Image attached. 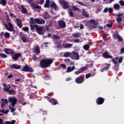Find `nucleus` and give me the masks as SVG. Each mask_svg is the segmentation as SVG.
<instances>
[{"instance_id": "1", "label": "nucleus", "mask_w": 124, "mask_h": 124, "mask_svg": "<svg viewBox=\"0 0 124 124\" xmlns=\"http://www.w3.org/2000/svg\"><path fill=\"white\" fill-rule=\"evenodd\" d=\"M53 61L54 60L49 58L42 59L40 62V66L43 69L47 68L53 63Z\"/></svg>"}, {"instance_id": "2", "label": "nucleus", "mask_w": 124, "mask_h": 124, "mask_svg": "<svg viewBox=\"0 0 124 124\" xmlns=\"http://www.w3.org/2000/svg\"><path fill=\"white\" fill-rule=\"evenodd\" d=\"M30 20L31 21H30V24H38V25H42V24H45V20H40V19L39 18H34L33 17H31Z\"/></svg>"}, {"instance_id": "3", "label": "nucleus", "mask_w": 124, "mask_h": 124, "mask_svg": "<svg viewBox=\"0 0 124 124\" xmlns=\"http://www.w3.org/2000/svg\"><path fill=\"white\" fill-rule=\"evenodd\" d=\"M33 0H27V1L33 9H41V6L35 4L34 2H32Z\"/></svg>"}, {"instance_id": "4", "label": "nucleus", "mask_w": 124, "mask_h": 124, "mask_svg": "<svg viewBox=\"0 0 124 124\" xmlns=\"http://www.w3.org/2000/svg\"><path fill=\"white\" fill-rule=\"evenodd\" d=\"M8 25L6 24H4V26L6 29V30H7V31H13L14 33H15V30H14V26H13V24H12V23H11V22H8ZM8 26L9 27H8Z\"/></svg>"}, {"instance_id": "5", "label": "nucleus", "mask_w": 124, "mask_h": 124, "mask_svg": "<svg viewBox=\"0 0 124 124\" xmlns=\"http://www.w3.org/2000/svg\"><path fill=\"white\" fill-rule=\"evenodd\" d=\"M9 103H11V105L12 107H15V105H16L17 103V99L15 96L11 97L8 99Z\"/></svg>"}, {"instance_id": "6", "label": "nucleus", "mask_w": 124, "mask_h": 124, "mask_svg": "<svg viewBox=\"0 0 124 124\" xmlns=\"http://www.w3.org/2000/svg\"><path fill=\"white\" fill-rule=\"evenodd\" d=\"M22 71H24V72H33L34 70L26 64L22 69Z\"/></svg>"}, {"instance_id": "7", "label": "nucleus", "mask_w": 124, "mask_h": 124, "mask_svg": "<svg viewBox=\"0 0 124 124\" xmlns=\"http://www.w3.org/2000/svg\"><path fill=\"white\" fill-rule=\"evenodd\" d=\"M44 97L45 98H46V99H47L49 102L52 103L53 105H57V104H58V102L57 101V100L54 98H51V97H49V96H46Z\"/></svg>"}, {"instance_id": "8", "label": "nucleus", "mask_w": 124, "mask_h": 124, "mask_svg": "<svg viewBox=\"0 0 124 124\" xmlns=\"http://www.w3.org/2000/svg\"><path fill=\"white\" fill-rule=\"evenodd\" d=\"M71 59L72 60H79V54L78 52L73 51L71 53Z\"/></svg>"}, {"instance_id": "9", "label": "nucleus", "mask_w": 124, "mask_h": 124, "mask_svg": "<svg viewBox=\"0 0 124 124\" xmlns=\"http://www.w3.org/2000/svg\"><path fill=\"white\" fill-rule=\"evenodd\" d=\"M59 3L61 4H63L62 7L63 9H67L69 8V6H68V4L67 2L65 1V0H61L59 1Z\"/></svg>"}, {"instance_id": "10", "label": "nucleus", "mask_w": 124, "mask_h": 124, "mask_svg": "<svg viewBox=\"0 0 124 124\" xmlns=\"http://www.w3.org/2000/svg\"><path fill=\"white\" fill-rule=\"evenodd\" d=\"M84 81H85L84 77H82V76L77 77L75 79L77 84H82Z\"/></svg>"}, {"instance_id": "11", "label": "nucleus", "mask_w": 124, "mask_h": 124, "mask_svg": "<svg viewBox=\"0 0 124 124\" xmlns=\"http://www.w3.org/2000/svg\"><path fill=\"white\" fill-rule=\"evenodd\" d=\"M105 99L102 97H99L96 99V103L97 105H101L104 103Z\"/></svg>"}, {"instance_id": "12", "label": "nucleus", "mask_w": 124, "mask_h": 124, "mask_svg": "<svg viewBox=\"0 0 124 124\" xmlns=\"http://www.w3.org/2000/svg\"><path fill=\"white\" fill-rule=\"evenodd\" d=\"M36 31L38 34H40V35H44V32L43 31V28L38 25L36 29Z\"/></svg>"}, {"instance_id": "13", "label": "nucleus", "mask_w": 124, "mask_h": 124, "mask_svg": "<svg viewBox=\"0 0 124 124\" xmlns=\"http://www.w3.org/2000/svg\"><path fill=\"white\" fill-rule=\"evenodd\" d=\"M4 50L7 55H14L15 53L14 50L11 48H4Z\"/></svg>"}, {"instance_id": "14", "label": "nucleus", "mask_w": 124, "mask_h": 124, "mask_svg": "<svg viewBox=\"0 0 124 124\" xmlns=\"http://www.w3.org/2000/svg\"><path fill=\"white\" fill-rule=\"evenodd\" d=\"M59 26L60 28H61V29H63L64 28L66 27V24H65V22H64L63 20H59L58 21Z\"/></svg>"}, {"instance_id": "15", "label": "nucleus", "mask_w": 124, "mask_h": 124, "mask_svg": "<svg viewBox=\"0 0 124 124\" xmlns=\"http://www.w3.org/2000/svg\"><path fill=\"white\" fill-rule=\"evenodd\" d=\"M3 36L5 38H9V37H10V34L8 32H5L4 33V32L2 31L0 33V36L3 37Z\"/></svg>"}, {"instance_id": "16", "label": "nucleus", "mask_w": 124, "mask_h": 124, "mask_svg": "<svg viewBox=\"0 0 124 124\" xmlns=\"http://www.w3.org/2000/svg\"><path fill=\"white\" fill-rule=\"evenodd\" d=\"M20 57H21L20 53H16L12 56V59L14 61H16L19 59V58H20Z\"/></svg>"}, {"instance_id": "17", "label": "nucleus", "mask_w": 124, "mask_h": 124, "mask_svg": "<svg viewBox=\"0 0 124 124\" xmlns=\"http://www.w3.org/2000/svg\"><path fill=\"white\" fill-rule=\"evenodd\" d=\"M10 67L12 69H20V68H21V65H19L17 64H13L10 65Z\"/></svg>"}, {"instance_id": "18", "label": "nucleus", "mask_w": 124, "mask_h": 124, "mask_svg": "<svg viewBox=\"0 0 124 124\" xmlns=\"http://www.w3.org/2000/svg\"><path fill=\"white\" fill-rule=\"evenodd\" d=\"M91 24H93V25L91 26L92 29H97V24L95 22V20L92 19L90 21Z\"/></svg>"}, {"instance_id": "19", "label": "nucleus", "mask_w": 124, "mask_h": 124, "mask_svg": "<svg viewBox=\"0 0 124 124\" xmlns=\"http://www.w3.org/2000/svg\"><path fill=\"white\" fill-rule=\"evenodd\" d=\"M15 20L18 28H19V29H21V28L23 27V24H22V21L21 20H20L19 18H16Z\"/></svg>"}, {"instance_id": "20", "label": "nucleus", "mask_w": 124, "mask_h": 124, "mask_svg": "<svg viewBox=\"0 0 124 124\" xmlns=\"http://www.w3.org/2000/svg\"><path fill=\"white\" fill-rule=\"evenodd\" d=\"M1 108H3V107H4V106H5V105H6V104L8 103V101L7 100V99H2L1 100Z\"/></svg>"}, {"instance_id": "21", "label": "nucleus", "mask_w": 124, "mask_h": 124, "mask_svg": "<svg viewBox=\"0 0 124 124\" xmlns=\"http://www.w3.org/2000/svg\"><path fill=\"white\" fill-rule=\"evenodd\" d=\"M114 38H115L116 39H118V41H119V42H123V38H122V37H121V36H120V35L118 34H115L113 35Z\"/></svg>"}, {"instance_id": "22", "label": "nucleus", "mask_w": 124, "mask_h": 124, "mask_svg": "<svg viewBox=\"0 0 124 124\" xmlns=\"http://www.w3.org/2000/svg\"><path fill=\"white\" fill-rule=\"evenodd\" d=\"M104 13H113V8H105L103 11Z\"/></svg>"}, {"instance_id": "23", "label": "nucleus", "mask_w": 124, "mask_h": 124, "mask_svg": "<svg viewBox=\"0 0 124 124\" xmlns=\"http://www.w3.org/2000/svg\"><path fill=\"white\" fill-rule=\"evenodd\" d=\"M8 87H7V86H6V83H3V86H4V92H6L7 93L9 92V91L10 90H9L10 89V85H8Z\"/></svg>"}, {"instance_id": "24", "label": "nucleus", "mask_w": 124, "mask_h": 124, "mask_svg": "<svg viewBox=\"0 0 124 124\" xmlns=\"http://www.w3.org/2000/svg\"><path fill=\"white\" fill-rule=\"evenodd\" d=\"M51 8H53L54 10L56 11L57 8V4H56V3L54 2H51V3L50 5Z\"/></svg>"}, {"instance_id": "25", "label": "nucleus", "mask_w": 124, "mask_h": 124, "mask_svg": "<svg viewBox=\"0 0 124 124\" xmlns=\"http://www.w3.org/2000/svg\"><path fill=\"white\" fill-rule=\"evenodd\" d=\"M75 69V66L73 65L72 67L70 66H69L67 67L66 72L67 73L69 72H71L72 71H73Z\"/></svg>"}, {"instance_id": "26", "label": "nucleus", "mask_w": 124, "mask_h": 124, "mask_svg": "<svg viewBox=\"0 0 124 124\" xmlns=\"http://www.w3.org/2000/svg\"><path fill=\"white\" fill-rule=\"evenodd\" d=\"M81 13L83 16L86 17V18H89V14H88V13H87V11H86L84 9H83L82 10Z\"/></svg>"}, {"instance_id": "27", "label": "nucleus", "mask_w": 124, "mask_h": 124, "mask_svg": "<svg viewBox=\"0 0 124 124\" xmlns=\"http://www.w3.org/2000/svg\"><path fill=\"white\" fill-rule=\"evenodd\" d=\"M44 7L45 8H49L50 7V0H46Z\"/></svg>"}, {"instance_id": "28", "label": "nucleus", "mask_w": 124, "mask_h": 124, "mask_svg": "<svg viewBox=\"0 0 124 124\" xmlns=\"http://www.w3.org/2000/svg\"><path fill=\"white\" fill-rule=\"evenodd\" d=\"M34 53V54H36V55H38V54H40V49L39 48V46H36L35 47Z\"/></svg>"}, {"instance_id": "29", "label": "nucleus", "mask_w": 124, "mask_h": 124, "mask_svg": "<svg viewBox=\"0 0 124 124\" xmlns=\"http://www.w3.org/2000/svg\"><path fill=\"white\" fill-rule=\"evenodd\" d=\"M63 57H64V58H68V57H70V58H71V52H65L63 54Z\"/></svg>"}, {"instance_id": "30", "label": "nucleus", "mask_w": 124, "mask_h": 124, "mask_svg": "<svg viewBox=\"0 0 124 124\" xmlns=\"http://www.w3.org/2000/svg\"><path fill=\"white\" fill-rule=\"evenodd\" d=\"M31 24V31H34V29L36 30L37 26H38L36 24H34V25H32V24Z\"/></svg>"}, {"instance_id": "31", "label": "nucleus", "mask_w": 124, "mask_h": 124, "mask_svg": "<svg viewBox=\"0 0 124 124\" xmlns=\"http://www.w3.org/2000/svg\"><path fill=\"white\" fill-rule=\"evenodd\" d=\"M121 6H120V4H114L113 5V8L114 9H115V10H119L120 9Z\"/></svg>"}, {"instance_id": "32", "label": "nucleus", "mask_w": 124, "mask_h": 124, "mask_svg": "<svg viewBox=\"0 0 124 124\" xmlns=\"http://www.w3.org/2000/svg\"><path fill=\"white\" fill-rule=\"evenodd\" d=\"M9 94L11 95H15L16 94V91L13 90H10L8 91Z\"/></svg>"}, {"instance_id": "33", "label": "nucleus", "mask_w": 124, "mask_h": 124, "mask_svg": "<svg viewBox=\"0 0 124 124\" xmlns=\"http://www.w3.org/2000/svg\"><path fill=\"white\" fill-rule=\"evenodd\" d=\"M73 9H69V16L70 17H74V14H73Z\"/></svg>"}, {"instance_id": "34", "label": "nucleus", "mask_w": 124, "mask_h": 124, "mask_svg": "<svg viewBox=\"0 0 124 124\" xmlns=\"http://www.w3.org/2000/svg\"><path fill=\"white\" fill-rule=\"evenodd\" d=\"M15 123H16V120H12L11 122L6 121L4 124H15Z\"/></svg>"}, {"instance_id": "35", "label": "nucleus", "mask_w": 124, "mask_h": 124, "mask_svg": "<svg viewBox=\"0 0 124 124\" xmlns=\"http://www.w3.org/2000/svg\"><path fill=\"white\" fill-rule=\"evenodd\" d=\"M73 46L72 44H66V45H64V48H71Z\"/></svg>"}, {"instance_id": "36", "label": "nucleus", "mask_w": 124, "mask_h": 124, "mask_svg": "<svg viewBox=\"0 0 124 124\" xmlns=\"http://www.w3.org/2000/svg\"><path fill=\"white\" fill-rule=\"evenodd\" d=\"M103 56L105 59H108V58H110L109 55H108V52H105L103 54Z\"/></svg>"}, {"instance_id": "37", "label": "nucleus", "mask_w": 124, "mask_h": 124, "mask_svg": "<svg viewBox=\"0 0 124 124\" xmlns=\"http://www.w3.org/2000/svg\"><path fill=\"white\" fill-rule=\"evenodd\" d=\"M22 12L23 14H27L28 13V10L24 7H22Z\"/></svg>"}, {"instance_id": "38", "label": "nucleus", "mask_w": 124, "mask_h": 124, "mask_svg": "<svg viewBox=\"0 0 124 124\" xmlns=\"http://www.w3.org/2000/svg\"><path fill=\"white\" fill-rule=\"evenodd\" d=\"M0 4L3 5V6H5L6 5V0H1L0 1Z\"/></svg>"}, {"instance_id": "39", "label": "nucleus", "mask_w": 124, "mask_h": 124, "mask_svg": "<svg viewBox=\"0 0 124 124\" xmlns=\"http://www.w3.org/2000/svg\"><path fill=\"white\" fill-rule=\"evenodd\" d=\"M80 69V71H81V73L84 72V71H86V70L88 69V66H84V67H81Z\"/></svg>"}, {"instance_id": "40", "label": "nucleus", "mask_w": 124, "mask_h": 124, "mask_svg": "<svg viewBox=\"0 0 124 124\" xmlns=\"http://www.w3.org/2000/svg\"><path fill=\"white\" fill-rule=\"evenodd\" d=\"M83 49H84L86 51H88V50L90 49V46L89 45H85L83 46Z\"/></svg>"}, {"instance_id": "41", "label": "nucleus", "mask_w": 124, "mask_h": 124, "mask_svg": "<svg viewBox=\"0 0 124 124\" xmlns=\"http://www.w3.org/2000/svg\"><path fill=\"white\" fill-rule=\"evenodd\" d=\"M0 58H2V59H6L7 58V55H6L4 53H0Z\"/></svg>"}, {"instance_id": "42", "label": "nucleus", "mask_w": 124, "mask_h": 124, "mask_svg": "<svg viewBox=\"0 0 124 124\" xmlns=\"http://www.w3.org/2000/svg\"><path fill=\"white\" fill-rule=\"evenodd\" d=\"M76 3H78V4H79L80 5H81L82 6H86V5L85 3H83V2H81L80 1H77L76 2Z\"/></svg>"}, {"instance_id": "43", "label": "nucleus", "mask_w": 124, "mask_h": 124, "mask_svg": "<svg viewBox=\"0 0 124 124\" xmlns=\"http://www.w3.org/2000/svg\"><path fill=\"white\" fill-rule=\"evenodd\" d=\"M116 21L117 22V23H121V22H122V21H123V18L122 17H119L117 16V18H116Z\"/></svg>"}, {"instance_id": "44", "label": "nucleus", "mask_w": 124, "mask_h": 124, "mask_svg": "<svg viewBox=\"0 0 124 124\" xmlns=\"http://www.w3.org/2000/svg\"><path fill=\"white\" fill-rule=\"evenodd\" d=\"M52 38L54 40H56V39L59 40V39H60V36H58L57 35H53Z\"/></svg>"}, {"instance_id": "45", "label": "nucleus", "mask_w": 124, "mask_h": 124, "mask_svg": "<svg viewBox=\"0 0 124 124\" xmlns=\"http://www.w3.org/2000/svg\"><path fill=\"white\" fill-rule=\"evenodd\" d=\"M114 16H117V17H121L122 16H124V13H119V14H115Z\"/></svg>"}, {"instance_id": "46", "label": "nucleus", "mask_w": 124, "mask_h": 124, "mask_svg": "<svg viewBox=\"0 0 124 124\" xmlns=\"http://www.w3.org/2000/svg\"><path fill=\"white\" fill-rule=\"evenodd\" d=\"M82 73V72L80 70V69H78V71L75 72V74L76 75H79V74Z\"/></svg>"}, {"instance_id": "47", "label": "nucleus", "mask_w": 124, "mask_h": 124, "mask_svg": "<svg viewBox=\"0 0 124 124\" xmlns=\"http://www.w3.org/2000/svg\"><path fill=\"white\" fill-rule=\"evenodd\" d=\"M9 108L10 110H11L12 113H14V112H15V111H16V109L14 108H12L11 106H9Z\"/></svg>"}, {"instance_id": "48", "label": "nucleus", "mask_w": 124, "mask_h": 124, "mask_svg": "<svg viewBox=\"0 0 124 124\" xmlns=\"http://www.w3.org/2000/svg\"><path fill=\"white\" fill-rule=\"evenodd\" d=\"M29 27H24L22 28V31H29Z\"/></svg>"}, {"instance_id": "49", "label": "nucleus", "mask_w": 124, "mask_h": 124, "mask_svg": "<svg viewBox=\"0 0 124 124\" xmlns=\"http://www.w3.org/2000/svg\"><path fill=\"white\" fill-rule=\"evenodd\" d=\"M80 35H81L80 33H75L73 34V36H75V37H78Z\"/></svg>"}, {"instance_id": "50", "label": "nucleus", "mask_w": 124, "mask_h": 124, "mask_svg": "<svg viewBox=\"0 0 124 124\" xmlns=\"http://www.w3.org/2000/svg\"><path fill=\"white\" fill-rule=\"evenodd\" d=\"M73 8V10H74L75 11H78L79 10V9L78 8H77V7L75 6H73L72 7Z\"/></svg>"}, {"instance_id": "51", "label": "nucleus", "mask_w": 124, "mask_h": 124, "mask_svg": "<svg viewBox=\"0 0 124 124\" xmlns=\"http://www.w3.org/2000/svg\"><path fill=\"white\" fill-rule=\"evenodd\" d=\"M119 4L121 6H124V1L123 0L119 1Z\"/></svg>"}, {"instance_id": "52", "label": "nucleus", "mask_w": 124, "mask_h": 124, "mask_svg": "<svg viewBox=\"0 0 124 124\" xmlns=\"http://www.w3.org/2000/svg\"><path fill=\"white\" fill-rule=\"evenodd\" d=\"M21 40L24 43L27 42V39L25 37H22L21 38Z\"/></svg>"}, {"instance_id": "53", "label": "nucleus", "mask_w": 124, "mask_h": 124, "mask_svg": "<svg viewBox=\"0 0 124 124\" xmlns=\"http://www.w3.org/2000/svg\"><path fill=\"white\" fill-rule=\"evenodd\" d=\"M32 60L33 61H37V57H36V56H35V55H33V56H32Z\"/></svg>"}, {"instance_id": "54", "label": "nucleus", "mask_w": 124, "mask_h": 124, "mask_svg": "<svg viewBox=\"0 0 124 124\" xmlns=\"http://www.w3.org/2000/svg\"><path fill=\"white\" fill-rule=\"evenodd\" d=\"M60 66H61L62 68H64V69H66V66L64 64H61Z\"/></svg>"}, {"instance_id": "55", "label": "nucleus", "mask_w": 124, "mask_h": 124, "mask_svg": "<svg viewBox=\"0 0 124 124\" xmlns=\"http://www.w3.org/2000/svg\"><path fill=\"white\" fill-rule=\"evenodd\" d=\"M118 62L119 63H122L123 62V57H120Z\"/></svg>"}, {"instance_id": "56", "label": "nucleus", "mask_w": 124, "mask_h": 124, "mask_svg": "<svg viewBox=\"0 0 124 124\" xmlns=\"http://www.w3.org/2000/svg\"><path fill=\"white\" fill-rule=\"evenodd\" d=\"M79 41H80V40L78 39H76L74 40V42H75V43H79Z\"/></svg>"}, {"instance_id": "57", "label": "nucleus", "mask_w": 124, "mask_h": 124, "mask_svg": "<svg viewBox=\"0 0 124 124\" xmlns=\"http://www.w3.org/2000/svg\"><path fill=\"white\" fill-rule=\"evenodd\" d=\"M91 77V74H88L85 75L86 79H88V78H90Z\"/></svg>"}, {"instance_id": "58", "label": "nucleus", "mask_w": 124, "mask_h": 124, "mask_svg": "<svg viewBox=\"0 0 124 124\" xmlns=\"http://www.w3.org/2000/svg\"><path fill=\"white\" fill-rule=\"evenodd\" d=\"M121 54H124V47L122 48L121 50H120V53Z\"/></svg>"}, {"instance_id": "59", "label": "nucleus", "mask_w": 124, "mask_h": 124, "mask_svg": "<svg viewBox=\"0 0 124 124\" xmlns=\"http://www.w3.org/2000/svg\"><path fill=\"white\" fill-rule=\"evenodd\" d=\"M48 96H51V97H52V96L54 95V93L51 92L48 94Z\"/></svg>"}, {"instance_id": "60", "label": "nucleus", "mask_w": 124, "mask_h": 124, "mask_svg": "<svg viewBox=\"0 0 124 124\" xmlns=\"http://www.w3.org/2000/svg\"><path fill=\"white\" fill-rule=\"evenodd\" d=\"M6 17H7V21L8 22H10L11 20H10V18H9V16L8 15H7Z\"/></svg>"}, {"instance_id": "61", "label": "nucleus", "mask_w": 124, "mask_h": 124, "mask_svg": "<svg viewBox=\"0 0 124 124\" xmlns=\"http://www.w3.org/2000/svg\"><path fill=\"white\" fill-rule=\"evenodd\" d=\"M107 36H108V33L104 32V34H103V37H107Z\"/></svg>"}, {"instance_id": "62", "label": "nucleus", "mask_w": 124, "mask_h": 124, "mask_svg": "<svg viewBox=\"0 0 124 124\" xmlns=\"http://www.w3.org/2000/svg\"><path fill=\"white\" fill-rule=\"evenodd\" d=\"M103 70H108V67H104L101 72H103Z\"/></svg>"}, {"instance_id": "63", "label": "nucleus", "mask_w": 124, "mask_h": 124, "mask_svg": "<svg viewBox=\"0 0 124 124\" xmlns=\"http://www.w3.org/2000/svg\"><path fill=\"white\" fill-rule=\"evenodd\" d=\"M113 26L112 24H107V27H108V28H111V27H112Z\"/></svg>"}, {"instance_id": "64", "label": "nucleus", "mask_w": 124, "mask_h": 124, "mask_svg": "<svg viewBox=\"0 0 124 124\" xmlns=\"http://www.w3.org/2000/svg\"><path fill=\"white\" fill-rule=\"evenodd\" d=\"M0 124H4V123H3V119H2V118H0Z\"/></svg>"}]
</instances>
